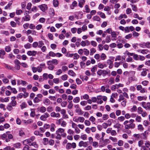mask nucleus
Here are the masks:
<instances>
[{
  "label": "nucleus",
  "mask_w": 150,
  "mask_h": 150,
  "mask_svg": "<svg viewBox=\"0 0 150 150\" xmlns=\"http://www.w3.org/2000/svg\"><path fill=\"white\" fill-rule=\"evenodd\" d=\"M106 57V55L105 54L103 53H102L100 56L101 59L103 60H104L105 59Z\"/></svg>",
  "instance_id": "obj_62"
},
{
  "label": "nucleus",
  "mask_w": 150,
  "mask_h": 150,
  "mask_svg": "<svg viewBox=\"0 0 150 150\" xmlns=\"http://www.w3.org/2000/svg\"><path fill=\"white\" fill-rule=\"evenodd\" d=\"M85 2V0H80L79 1V3L78 5L79 6L81 7L82 8L83 7V5Z\"/></svg>",
  "instance_id": "obj_14"
},
{
  "label": "nucleus",
  "mask_w": 150,
  "mask_h": 150,
  "mask_svg": "<svg viewBox=\"0 0 150 150\" xmlns=\"http://www.w3.org/2000/svg\"><path fill=\"white\" fill-rule=\"evenodd\" d=\"M50 116L52 117L57 118L60 117V115L59 113H56L55 112H53L51 113Z\"/></svg>",
  "instance_id": "obj_9"
},
{
  "label": "nucleus",
  "mask_w": 150,
  "mask_h": 150,
  "mask_svg": "<svg viewBox=\"0 0 150 150\" xmlns=\"http://www.w3.org/2000/svg\"><path fill=\"white\" fill-rule=\"evenodd\" d=\"M123 142L122 140H119L117 142V144L118 146H122L123 145Z\"/></svg>",
  "instance_id": "obj_42"
},
{
  "label": "nucleus",
  "mask_w": 150,
  "mask_h": 150,
  "mask_svg": "<svg viewBox=\"0 0 150 150\" xmlns=\"http://www.w3.org/2000/svg\"><path fill=\"white\" fill-rule=\"evenodd\" d=\"M115 79L112 77H111L110 79V80L109 81V84H112L114 83Z\"/></svg>",
  "instance_id": "obj_37"
},
{
  "label": "nucleus",
  "mask_w": 150,
  "mask_h": 150,
  "mask_svg": "<svg viewBox=\"0 0 150 150\" xmlns=\"http://www.w3.org/2000/svg\"><path fill=\"white\" fill-rule=\"evenodd\" d=\"M64 130L63 129L59 128L56 131V133H58L59 134L60 133L62 134L64 132Z\"/></svg>",
  "instance_id": "obj_21"
},
{
  "label": "nucleus",
  "mask_w": 150,
  "mask_h": 150,
  "mask_svg": "<svg viewBox=\"0 0 150 150\" xmlns=\"http://www.w3.org/2000/svg\"><path fill=\"white\" fill-rule=\"evenodd\" d=\"M21 108L22 109H23L24 108H26L27 106V104L25 102H23L22 104L20 105Z\"/></svg>",
  "instance_id": "obj_44"
},
{
  "label": "nucleus",
  "mask_w": 150,
  "mask_h": 150,
  "mask_svg": "<svg viewBox=\"0 0 150 150\" xmlns=\"http://www.w3.org/2000/svg\"><path fill=\"white\" fill-rule=\"evenodd\" d=\"M110 117L113 119H115L116 118V116L115 115L114 112H112L110 114Z\"/></svg>",
  "instance_id": "obj_61"
},
{
  "label": "nucleus",
  "mask_w": 150,
  "mask_h": 150,
  "mask_svg": "<svg viewBox=\"0 0 150 150\" xmlns=\"http://www.w3.org/2000/svg\"><path fill=\"white\" fill-rule=\"evenodd\" d=\"M37 52L35 51H29L27 52V54L29 56H35L37 53Z\"/></svg>",
  "instance_id": "obj_7"
},
{
  "label": "nucleus",
  "mask_w": 150,
  "mask_h": 150,
  "mask_svg": "<svg viewBox=\"0 0 150 150\" xmlns=\"http://www.w3.org/2000/svg\"><path fill=\"white\" fill-rule=\"evenodd\" d=\"M80 78L82 79L83 81L84 80L87 81L88 79V77L86 76H80Z\"/></svg>",
  "instance_id": "obj_36"
},
{
  "label": "nucleus",
  "mask_w": 150,
  "mask_h": 150,
  "mask_svg": "<svg viewBox=\"0 0 150 150\" xmlns=\"http://www.w3.org/2000/svg\"><path fill=\"white\" fill-rule=\"evenodd\" d=\"M67 104V102L66 101H64L62 102L61 103V105L62 107H65Z\"/></svg>",
  "instance_id": "obj_63"
},
{
  "label": "nucleus",
  "mask_w": 150,
  "mask_h": 150,
  "mask_svg": "<svg viewBox=\"0 0 150 150\" xmlns=\"http://www.w3.org/2000/svg\"><path fill=\"white\" fill-rule=\"evenodd\" d=\"M50 126V131L51 132H54L55 130V124L53 123H52L51 124Z\"/></svg>",
  "instance_id": "obj_28"
},
{
  "label": "nucleus",
  "mask_w": 150,
  "mask_h": 150,
  "mask_svg": "<svg viewBox=\"0 0 150 150\" xmlns=\"http://www.w3.org/2000/svg\"><path fill=\"white\" fill-rule=\"evenodd\" d=\"M34 134L36 135H39L41 137H42L43 134L39 132L38 131H35L34 132Z\"/></svg>",
  "instance_id": "obj_53"
},
{
  "label": "nucleus",
  "mask_w": 150,
  "mask_h": 150,
  "mask_svg": "<svg viewBox=\"0 0 150 150\" xmlns=\"http://www.w3.org/2000/svg\"><path fill=\"white\" fill-rule=\"evenodd\" d=\"M142 120V118L140 116L137 115L136 118V120L137 122H140Z\"/></svg>",
  "instance_id": "obj_48"
},
{
  "label": "nucleus",
  "mask_w": 150,
  "mask_h": 150,
  "mask_svg": "<svg viewBox=\"0 0 150 150\" xmlns=\"http://www.w3.org/2000/svg\"><path fill=\"white\" fill-rule=\"evenodd\" d=\"M143 110L142 108L140 107H139L137 108V112L139 114H141L143 112Z\"/></svg>",
  "instance_id": "obj_51"
},
{
  "label": "nucleus",
  "mask_w": 150,
  "mask_h": 150,
  "mask_svg": "<svg viewBox=\"0 0 150 150\" xmlns=\"http://www.w3.org/2000/svg\"><path fill=\"white\" fill-rule=\"evenodd\" d=\"M135 74V71H130L129 72V76L131 77L134 76Z\"/></svg>",
  "instance_id": "obj_23"
},
{
  "label": "nucleus",
  "mask_w": 150,
  "mask_h": 150,
  "mask_svg": "<svg viewBox=\"0 0 150 150\" xmlns=\"http://www.w3.org/2000/svg\"><path fill=\"white\" fill-rule=\"evenodd\" d=\"M50 117V115L47 112L44 113L40 117V119L43 121H45L47 120V118Z\"/></svg>",
  "instance_id": "obj_5"
},
{
  "label": "nucleus",
  "mask_w": 150,
  "mask_h": 150,
  "mask_svg": "<svg viewBox=\"0 0 150 150\" xmlns=\"http://www.w3.org/2000/svg\"><path fill=\"white\" fill-rule=\"evenodd\" d=\"M38 43L39 44L38 47L39 48H41L44 45L43 41L42 40L39 41Z\"/></svg>",
  "instance_id": "obj_49"
},
{
  "label": "nucleus",
  "mask_w": 150,
  "mask_h": 150,
  "mask_svg": "<svg viewBox=\"0 0 150 150\" xmlns=\"http://www.w3.org/2000/svg\"><path fill=\"white\" fill-rule=\"evenodd\" d=\"M133 59L136 60H139V55H138L137 54H135L134 53L133 55Z\"/></svg>",
  "instance_id": "obj_47"
},
{
  "label": "nucleus",
  "mask_w": 150,
  "mask_h": 150,
  "mask_svg": "<svg viewBox=\"0 0 150 150\" xmlns=\"http://www.w3.org/2000/svg\"><path fill=\"white\" fill-rule=\"evenodd\" d=\"M30 146H33L35 148H37L38 147V145L36 144V142H34L29 144Z\"/></svg>",
  "instance_id": "obj_40"
},
{
  "label": "nucleus",
  "mask_w": 150,
  "mask_h": 150,
  "mask_svg": "<svg viewBox=\"0 0 150 150\" xmlns=\"http://www.w3.org/2000/svg\"><path fill=\"white\" fill-rule=\"evenodd\" d=\"M80 100V98L79 97H77L74 98L73 100V101L75 103H79Z\"/></svg>",
  "instance_id": "obj_27"
},
{
  "label": "nucleus",
  "mask_w": 150,
  "mask_h": 150,
  "mask_svg": "<svg viewBox=\"0 0 150 150\" xmlns=\"http://www.w3.org/2000/svg\"><path fill=\"white\" fill-rule=\"evenodd\" d=\"M30 16L29 15H26L25 16V18L24 21H28L30 20Z\"/></svg>",
  "instance_id": "obj_32"
},
{
  "label": "nucleus",
  "mask_w": 150,
  "mask_h": 150,
  "mask_svg": "<svg viewBox=\"0 0 150 150\" xmlns=\"http://www.w3.org/2000/svg\"><path fill=\"white\" fill-rule=\"evenodd\" d=\"M79 146L80 147L83 146L85 147L88 146V144L86 142H84L83 141H81L79 143Z\"/></svg>",
  "instance_id": "obj_12"
},
{
  "label": "nucleus",
  "mask_w": 150,
  "mask_h": 150,
  "mask_svg": "<svg viewBox=\"0 0 150 150\" xmlns=\"http://www.w3.org/2000/svg\"><path fill=\"white\" fill-rule=\"evenodd\" d=\"M125 100V98L122 94H120L119 96V98L118 100L119 102H121L122 100Z\"/></svg>",
  "instance_id": "obj_39"
},
{
  "label": "nucleus",
  "mask_w": 150,
  "mask_h": 150,
  "mask_svg": "<svg viewBox=\"0 0 150 150\" xmlns=\"http://www.w3.org/2000/svg\"><path fill=\"white\" fill-rule=\"evenodd\" d=\"M148 132L147 131H145L144 133H142L141 134L140 137L141 138L144 140H146L147 139V135L148 134Z\"/></svg>",
  "instance_id": "obj_8"
},
{
  "label": "nucleus",
  "mask_w": 150,
  "mask_h": 150,
  "mask_svg": "<svg viewBox=\"0 0 150 150\" xmlns=\"http://www.w3.org/2000/svg\"><path fill=\"white\" fill-rule=\"evenodd\" d=\"M38 7L43 12H45L47 9V5L46 4H42L38 6Z\"/></svg>",
  "instance_id": "obj_3"
},
{
  "label": "nucleus",
  "mask_w": 150,
  "mask_h": 150,
  "mask_svg": "<svg viewBox=\"0 0 150 150\" xmlns=\"http://www.w3.org/2000/svg\"><path fill=\"white\" fill-rule=\"evenodd\" d=\"M23 12L22 10L21 9L16 10V14L17 15H21Z\"/></svg>",
  "instance_id": "obj_38"
},
{
  "label": "nucleus",
  "mask_w": 150,
  "mask_h": 150,
  "mask_svg": "<svg viewBox=\"0 0 150 150\" xmlns=\"http://www.w3.org/2000/svg\"><path fill=\"white\" fill-rule=\"evenodd\" d=\"M149 52V51L148 50L143 49L141 50V53L143 54H146Z\"/></svg>",
  "instance_id": "obj_41"
},
{
  "label": "nucleus",
  "mask_w": 150,
  "mask_h": 150,
  "mask_svg": "<svg viewBox=\"0 0 150 150\" xmlns=\"http://www.w3.org/2000/svg\"><path fill=\"white\" fill-rule=\"evenodd\" d=\"M134 120L133 119H130L129 120H126L123 122L124 127L126 129H133L134 128L135 124L134 123Z\"/></svg>",
  "instance_id": "obj_1"
},
{
  "label": "nucleus",
  "mask_w": 150,
  "mask_h": 150,
  "mask_svg": "<svg viewBox=\"0 0 150 150\" xmlns=\"http://www.w3.org/2000/svg\"><path fill=\"white\" fill-rule=\"evenodd\" d=\"M37 109L38 111L42 113H44L46 111V108L44 106H42L40 108H38Z\"/></svg>",
  "instance_id": "obj_13"
},
{
  "label": "nucleus",
  "mask_w": 150,
  "mask_h": 150,
  "mask_svg": "<svg viewBox=\"0 0 150 150\" xmlns=\"http://www.w3.org/2000/svg\"><path fill=\"white\" fill-rule=\"evenodd\" d=\"M76 112L79 115H82L83 113V112L81 110L80 108L76 109Z\"/></svg>",
  "instance_id": "obj_19"
},
{
  "label": "nucleus",
  "mask_w": 150,
  "mask_h": 150,
  "mask_svg": "<svg viewBox=\"0 0 150 150\" xmlns=\"http://www.w3.org/2000/svg\"><path fill=\"white\" fill-rule=\"evenodd\" d=\"M93 19L94 21H99L100 20V17L97 16H93Z\"/></svg>",
  "instance_id": "obj_30"
},
{
  "label": "nucleus",
  "mask_w": 150,
  "mask_h": 150,
  "mask_svg": "<svg viewBox=\"0 0 150 150\" xmlns=\"http://www.w3.org/2000/svg\"><path fill=\"white\" fill-rule=\"evenodd\" d=\"M98 67L100 68L103 69L105 67H106V65L105 64L103 65V64L101 63H99L98 64Z\"/></svg>",
  "instance_id": "obj_59"
},
{
  "label": "nucleus",
  "mask_w": 150,
  "mask_h": 150,
  "mask_svg": "<svg viewBox=\"0 0 150 150\" xmlns=\"http://www.w3.org/2000/svg\"><path fill=\"white\" fill-rule=\"evenodd\" d=\"M109 117L108 115L107 114H104L103 115V119L104 120H107Z\"/></svg>",
  "instance_id": "obj_64"
},
{
  "label": "nucleus",
  "mask_w": 150,
  "mask_h": 150,
  "mask_svg": "<svg viewBox=\"0 0 150 150\" xmlns=\"http://www.w3.org/2000/svg\"><path fill=\"white\" fill-rule=\"evenodd\" d=\"M111 35L112 38V40H116L117 34L116 33L115 31H112L111 32Z\"/></svg>",
  "instance_id": "obj_11"
},
{
  "label": "nucleus",
  "mask_w": 150,
  "mask_h": 150,
  "mask_svg": "<svg viewBox=\"0 0 150 150\" xmlns=\"http://www.w3.org/2000/svg\"><path fill=\"white\" fill-rule=\"evenodd\" d=\"M32 47V45L31 44L29 43H28L26 44H25L24 45V47L26 49H29L30 48Z\"/></svg>",
  "instance_id": "obj_24"
},
{
  "label": "nucleus",
  "mask_w": 150,
  "mask_h": 150,
  "mask_svg": "<svg viewBox=\"0 0 150 150\" xmlns=\"http://www.w3.org/2000/svg\"><path fill=\"white\" fill-rule=\"evenodd\" d=\"M16 98V97H13L11 98L12 100L10 103V110L12 109L11 107L15 106L16 104V102L15 100Z\"/></svg>",
  "instance_id": "obj_2"
},
{
  "label": "nucleus",
  "mask_w": 150,
  "mask_h": 150,
  "mask_svg": "<svg viewBox=\"0 0 150 150\" xmlns=\"http://www.w3.org/2000/svg\"><path fill=\"white\" fill-rule=\"evenodd\" d=\"M109 139H105L104 140H103L104 143L105 144H104L103 146H105L107 144H109L110 143V141Z\"/></svg>",
  "instance_id": "obj_50"
},
{
  "label": "nucleus",
  "mask_w": 150,
  "mask_h": 150,
  "mask_svg": "<svg viewBox=\"0 0 150 150\" xmlns=\"http://www.w3.org/2000/svg\"><path fill=\"white\" fill-rule=\"evenodd\" d=\"M109 139L114 142H116L117 141V139L116 137L110 136L109 137Z\"/></svg>",
  "instance_id": "obj_34"
},
{
  "label": "nucleus",
  "mask_w": 150,
  "mask_h": 150,
  "mask_svg": "<svg viewBox=\"0 0 150 150\" xmlns=\"http://www.w3.org/2000/svg\"><path fill=\"white\" fill-rule=\"evenodd\" d=\"M142 105L146 110H150V103H146L145 102H143L142 103Z\"/></svg>",
  "instance_id": "obj_4"
},
{
  "label": "nucleus",
  "mask_w": 150,
  "mask_h": 150,
  "mask_svg": "<svg viewBox=\"0 0 150 150\" xmlns=\"http://www.w3.org/2000/svg\"><path fill=\"white\" fill-rule=\"evenodd\" d=\"M83 52L84 53V54L86 56L88 55L89 53V51L86 48L83 49Z\"/></svg>",
  "instance_id": "obj_35"
},
{
  "label": "nucleus",
  "mask_w": 150,
  "mask_h": 150,
  "mask_svg": "<svg viewBox=\"0 0 150 150\" xmlns=\"http://www.w3.org/2000/svg\"><path fill=\"white\" fill-rule=\"evenodd\" d=\"M91 45L94 47H96L97 45V43L94 41H91Z\"/></svg>",
  "instance_id": "obj_60"
},
{
  "label": "nucleus",
  "mask_w": 150,
  "mask_h": 150,
  "mask_svg": "<svg viewBox=\"0 0 150 150\" xmlns=\"http://www.w3.org/2000/svg\"><path fill=\"white\" fill-rule=\"evenodd\" d=\"M84 124L86 125L89 126L91 125V123L89 120H86L84 121Z\"/></svg>",
  "instance_id": "obj_56"
},
{
  "label": "nucleus",
  "mask_w": 150,
  "mask_h": 150,
  "mask_svg": "<svg viewBox=\"0 0 150 150\" xmlns=\"http://www.w3.org/2000/svg\"><path fill=\"white\" fill-rule=\"evenodd\" d=\"M137 129L140 131H143L144 130V128L143 127L142 125L139 124L138 125Z\"/></svg>",
  "instance_id": "obj_31"
},
{
  "label": "nucleus",
  "mask_w": 150,
  "mask_h": 150,
  "mask_svg": "<svg viewBox=\"0 0 150 150\" xmlns=\"http://www.w3.org/2000/svg\"><path fill=\"white\" fill-rule=\"evenodd\" d=\"M96 52L95 49L92 48L90 49V55H92L93 54Z\"/></svg>",
  "instance_id": "obj_33"
},
{
  "label": "nucleus",
  "mask_w": 150,
  "mask_h": 150,
  "mask_svg": "<svg viewBox=\"0 0 150 150\" xmlns=\"http://www.w3.org/2000/svg\"><path fill=\"white\" fill-rule=\"evenodd\" d=\"M92 146L94 147H98V143L96 142H92Z\"/></svg>",
  "instance_id": "obj_58"
},
{
  "label": "nucleus",
  "mask_w": 150,
  "mask_h": 150,
  "mask_svg": "<svg viewBox=\"0 0 150 150\" xmlns=\"http://www.w3.org/2000/svg\"><path fill=\"white\" fill-rule=\"evenodd\" d=\"M147 74L146 69H142V71L141 73V75L142 76H145Z\"/></svg>",
  "instance_id": "obj_16"
},
{
  "label": "nucleus",
  "mask_w": 150,
  "mask_h": 150,
  "mask_svg": "<svg viewBox=\"0 0 150 150\" xmlns=\"http://www.w3.org/2000/svg\"><path fill=\"white\" fill-rule=\"evenodd\" d=\"M10 90H11V92L13 93L16 94L17 92V91H16V90L15 88H11L10 86Z\"/></svg>",
  "instance_id": "obj_46"
},
{
  "label": "nucleus",
  "mask_w": 150,
  "mask_h": 150,
  "mask_svg": "<svg viewBox=\"0 0 150 150\" xmlns=\"http://www.w3.org/2000/svg\"><path fill=\"white\" fill-rule=\"evenodd\" d=\"M9 132H7L6 133L4 134L1 136V138L2 139H4L8 137V139H9Z\"/></svg>",
  "instance_id": "obj_10"
},
{
  "label": "nucleus",
  "mask_w": 150,
  "mask_h": 150,
  "mask_svg": "<svg viewBox=\"0 0 150 150\" xmlns=\"http://www.w3.org/2000/svg\"><path fill=\"white\" fill-rule=\"evenodd\" d=\"M68 74L69 75L73 77L76 76V74L72 70H69L68 71Z\"/></svg>",
  "instance_id": "obj_15"
},
{
  "label": "nucleus",
  "mask_w": 150,
  "mask_h": 150,
  "mask_svg": "<svg viewBox=\"0 0 150 150\" xmlns=\"http://www.w3.org/2000/svg\"><path fill=\"white\" fill-rule=\"evenodd\" d=\"M125 119V118L124 116H121L117 118V120L120 122H122L124 121Z\"/></svg>",
  "instance_id": "obj_52"
},
{
  "label": "nucleus",
  "mask_w": 150,
  "mask_h": 150,
  "mask_svg": "<svg viewBox=\"0 0 150 150\" xmlns=\"http://www.w3.org/2000/svg\"><path fill=\"white\" fill-rule=\"evenodd\" d=\"M97 14L99 15L100 16L103 18H106L105 14L101 12H98L97 13Z\"/></svg>",
  "instance_id": "obj_20"
},
{
  "label": "nucleus",
  "mask_w": 150,
  "mask_h": 150,
  "mask_svg": "<svg viewBox=\"0 0 150 150\" xmlns=\"http://www.w3.org/2000/svg\"><path fill=\"white\" fill-rule=\"evenodd\" d=\"M53 4L54 7H57L59 4L58 1L57 0H54L53 1Z\"/></svg>",
  "instance_id": "obj_25"
},
{
  "label": "nucleus",
  "mask_w": 150,
  "mask_h": 150,
  "mask_svg": "<svg viewBox=\"0 0 150 150\" xmlns=\"http://www.w3.org/2000/svg\"><path fill=\"white\" fill-rule=\"evenodd\" d=\"M72 147L71 143H68L66 145V148L67 149H71Z\"/></svg>",
  "instance_id": "obj_54"
},
{
  "label": "nucleus",
  "mask_w": 150,
  "mask_h": 150,
  "mask_svg": "<svg viewBox=\"0 0 150 150\" xmlns=\"http://www.w3.org/2000/svg\"><path fill=\"white\" fill-rule=\"evenodd\" d=\"M127 16L125 14H121L118 17V19L119 20H121L122 18H127Z\"/></svg>",
  "instance_id": "obj_43"
},
{
  "label": "nucleus",
  "mask_w": 150,
  "mask_h": 150,
  "mask_svg": "<svg viewBox=\"0 0 150 150\" xmlns=\"http://www.w3.org/2000/svg\"><path fill=\"white\" fill-rule=\"evenodd\" d=\"M32 6V4L31 3H28L27 5L26 8L27 9L30 10Z\"/></svg>",
  "instance_id": "obj_57"
},
{
  "label": "nucleus",
  "mask_w": 150,
  "mask_h": 150,
  "mask_svg": "<svg viewBox=\"0 0 150 150\" xmlns=\"http://www.w3.org/2000/svg\"><path fill=\"white\" fill-rule=\"evenodd\" d=\"M85 9L86 10V13H89L90 11V9L89 6L88 5H86L85 7Z\"/></svg>",
  "instance_id": "obj_22"
},
{
  "label": "nucleus",
  "mask_w": 150,
  "mask_h": 150,
  "mask_svg": "<svg viewBox=\"0 0 150 150\" xmlns=\"http://www.w3.org/2000/svg\"><path fill=\"white\" fill-rule=\"evenodd\" d=\"M41 101V100L39 99L37 96L34 99L33 102L34 103H38Z\"/></svg>",
  "instance_id": "obj_29"
},
{
  "label": "nucleus",
  "mask_w": 150,
  "mask_h": 150,
  "mask_svg": "<svg viewBox=\"0 0 150 150\" xmlns=\"http://www.w3.org/2000/svg\"><path fill=\"white\" fill-rule=\"evenodd\" d=\"M49 55L50 56L54 57L56 56V54L54 52L52 51H50L49 53Z\"/></svg>",
  "instance_id": "obj_55"
},
{
  "label": "nucleus",
  "mask_w": 150,
  "mask_h": 150,
  "mask_svg": "<svg viewBox=\"0 0 150 150\" xmlns=\"http://www.w3.org/2000/svg\"><path fill=\"white\" fill-rule=\"evenodd\" d=\"M137 89L138 91H140V92L142 93L145 92L146 90L144 88H142L141 85H138L137 86Z\"/></svg>",
  "instance_id": "obj_6"
},
{
  "label": "nucleus",
  "mask_w": 150,
  "mask_h": 150,
  "mask_svg": "<svg viewBox=\"0 0 150 150\" xmlns=\"http://www.w3.org/2000/svg\"><path fill=\"white\" fill-rule=\"evenodd\" d=\"M49 13L51 17H53L54 15V11L53 8H50L49 11Z\"/></svg>",
  "instance_id": "obj_18"
},
{
  "label": "nucleus",
  "mask_w": 150,
  "mask_h": 150,
  "mask_svg": "<svg viewBox=\"0 0 150 150\" xmlns=\"http://www.w3.org/2000/svg\"><path fill=\"white\" fill-rule=\"evenodd\" d=\"M61 79L63 81H65L67 79L68 76L66 74H64L61 76Z\"/></svg>",
  "instance_id": "obj_26"
},
{
  "label": "nucleus",
  "mask_w": 150,
  "mask_h": 150,
  "mask_svg": "<svg viewBox=\"0 0 150 150\" xmlns=\"http://www.w3.org/2000/svg\"><path fill=\"white\" fill-rule=\"evenodd\" d=\"M50 101L48 98H46L43 101V103L46 105H49L50 104Z\"/></svg>",
  "instance_id": "obj_17"
},
{
  "label": "nucleus",
  "mask_w": 150,
  "mask_h": 150,
  "mask_svg": "<svg viewBox=\"0 0 150 150\" xmlns=\"http://www.w3.org/2000/svg\"><path fill=\"white\" fill-rule=\"evenodd\" d=\"M79 122L81 123H83L85 120L84 118L83 117H79Z\"/></svg>",
  "instance_id": "obj_45"
}]
</instances>
